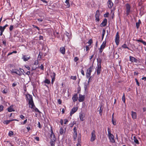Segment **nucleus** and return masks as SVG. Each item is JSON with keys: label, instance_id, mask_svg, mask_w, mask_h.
<instances>
[{"label": "nucleus", "instance_id": "1", "mask_svg": "<svg viewBox=\"0 0 146 146\" xmlns=\"http://www.w3.org/2000/svg\"><path fill=\"white\" fill-rule=\"evenodd\" d=\"M108 137L110 142L112 143H114L115 141L114 139V136L111 133L110 130L109 128H108Z\"/></svg>", "mask_w": 146, "mask_h": 146}, {"label": "nucleus", "instance_id": "2", "mask_svg": "<svg viewBox=\"0 0 146 146\" xmlns=\"http://www.w3.org/2000/svg\"><path fill=\"white\" fill-rule=\"evenodd\" d=\"M96 138V136L95 135V130H93L91 133V136L90 139V141L93 142L94 141Z\"/></svg>", "mask_w": 146, "mask_h": 146}, {"label": "nucleus", "instance_id": "3", "mask_svg": "<svg viewBox=\"0 0 146 146\" xmlns=\"http://www.w3.org/2000/svg\"><path fill=\"white\" fill-rule=\"evenodd\" d=\"M126 9V14L127 15H128L130 12L131 7L129 4H127L125 5Z\"/></svg>", "mask_w": 146, "mask_h": 146}, {"label": "nucleus", "instance_id": "4", "mask_svg": "<svg viewBox=\"0 0 146 146\" xmlns=\"http://www.w3.org/2000/svg\"><path fill=\"white\" fill-rule=\"evenodd\" d=\"M119 35L118 32H117L115 36V42L116 43L117 45H118L119 44Z\"/></svg>", "mask_w": 146, "mask_h": 146}, {"label": "nucleus", "instance_id": "5", "mask_svg": "<svg viewBox=\"0 0 146 146\" xmlns=\"http://www.w3.org/2000/svg\"><path fill=\"white\" fill-rule=\"evenodd\" d=\"M100 11L99 10H98L96 11V13L95 14L96 20L98 22L100 20L99 19Z\"/></svg>", "mask_w": 146, "mask_h": 146}, {"label": "nucleus", "instance_id": "6", "mask_svg": "<svg viewBox=\"0 0 146 146\" xmlns=\"http://www.w3.org/2000/svg\"><path fill=\"white\" fill-rule=\"evenodd\" d=\"M129 59L130 60L133 62H135L137 63V61H138V60L137 59H136L134 57H133L131 56H129Z\"/></svg>", "mask_w": 146, "mask_h": 146}, {"label": "nucleus", "instance_id": "7", "mask_svg": "<svg viewBox=\"0 0 146 146\" xmlns=\"http://www.w3.org/2000/svg\"><path fill=\"white\" fill-rule=\"evenodd\" d=\"M98 66L97 67L96 71L97 72V75H99L101 73V65H97Z\"/></svg>", "mask_w": 146, "mask_h": 146}, {"label": "nucleus", "instance_id": "8", "mask_svg": "<svg viewBox=\"0 0 146 146\" xmlns=\"http://www.w3.org/2000/svg\"><path fill=\"white\" fill-rule=\"evenodd\" d=\"M78 109L77 107H74L71 110L70 112V115L71 116Z\"/></svg>", "mask_w": 146, "mask_h": 146}, {"label": "nucleus", "instance_id": "9", "mask_svg": "<svg viewBox=\"0 0 146 146\" xmlns=\"http://www.w3.org/2000/svg\"><path fill=\"white\" fill-rule=\"evenodd\" d=\"M107 20L106 19H105L102 23L100 24L101 27H105L107 25Z\"/></svg>", "mask_w": 146, "mask_h": 146}, {"label": "nucleus", "instance_id": "10", "mask_svg": "<svg viewBox=\"0 0 146 146\" xmlns=\"http://www.w3.org/2000/svg\"><path fill=\"white\" fill-rule=\"evenodd\" d=\"M85 97L84 96H83L81 94H79L78 100L80 102H83L84 99Z\"/></svg>", "mask_w": 146, "mask_h": 146}, {"label": "nucleus", "instance_id": "11", "mask_svg": "<svg viewBox=\"0 0 146 146\" xmlns=\"http://www.w3.org/2000/svg\"><path fill=\"white\" fill-rule=\"evenodd\" d=\"M131 112L132 118L133 119H136L137 117L136 113L135 112H133V111H131Z\"/></svg>", "mask_w": 146, "mask_h": 146}, {"label": "nucleus", "instance_id": "12", "mask_svg": "<svg viewBox=\"0 0 146 146\" xmlns=\"http://www.w3.org/2000/svg\"><path fill=\"white\" fill-rule=\"evenodd\" d=\"M13 73H16L18 75H19V76H21L22 75V73L20 72L17 70H12L11 71Z\"/></svg>", "mask_w": 146, "mask_h": 146}, {"label": "nucleus", "instance_id": "13", "mask_svg": "<svg viewBox=\"0 0 146 146\" xmlns=\"http://www.w3.org/2000/svg\"><path fill=\"white\" fill-rule=\"evenodd\" d=\"M29 107L31 108H33L35 106L33 102V101H29Z\"/></svg>", "mask_w": 146, "mask_h": 146}, {"label": "nucleus", "instance_id": "14", "mask_svg": "<svg viewBox=\"0 0 146 146\" xmlns=\"http://www.w3.org/2000/svg\"><path fill=\"white\" fill-rule=\"evenodd\" d=\"M60 52L62 54H65V49L64 47H61L60 49Z\"/></svg>", "mask_w": 146, "mask_h": 146}, {"label": "nucleus", "instance_id": "15", "mask_svg": "<svg viewBox=\"0 0 146 146\" xmlns=\"http://www.w3.org/2000/svg\"><path fill=\"white\" fill-rule=\"evenodd\" d=\"M93 68V65L91 66L89 68H88L86 72L91 74V73L92 71V70Z\"/></svg>", "mask_w": 146, "mask_h": 146}, {"label": "nucleus", "instance_id": "16", "mask_svg": "<svg viewBox=\"0 0 146 146\" xmlns=\"http://www.w3.org/2000/svg\"><path fill=\"white\" fill-rule=\"evenodd\" d=\"M108 6L109 8H111L113 5V3L110 0H109L108 2Z\"/></svg>", "mask_w": 146, "mask_h": 146}, {"label": "nucleus", "instance_id": "17", "mask_svg": "<svg viewBox=\"0 0 146 146\" xmlns=\"http://www.w3.org/2000/svg\"><path fill=\"white\" fill-rule=\"evenodd\" d=\"M50 140L53 141H55L56 140V138L55 137L54 134H51L50 135Z\"/></svg>", "mask_w": 146, "mask_h": 146}, {"label": "nucleus", "instance_id": "18", "mask_svg": "<svg viewBox=\"0 0 146 146\" xmlns=\"http://www.w3.org/2000/svg\"><path fill=\"white\" fill-rule=\"evenodd\" d=\"M78 98L77 96V94H75L73 97L72 99L73 100V102H75L78 99Z\"/></svg>", "mask_w": 146, "mask_h": 146}, {"label": "nucleus", "instance_id": "19", "mask_svg": "<svg viewBox=\"0 0 146 146\" xmlns=\"http://www.w3.org/2000/svg\"><path fill=\"white\" fill-rule=\"evenodd\" d=\"M100 107V110L99 111V113L101 115H102V113L103 110L104 108V107L102 106V105H101V106L99 107Z\"/></svg>", "mask_w": 146, "mask_h": 146}, {"label": "nucleus", "instance_id": "20", "mask_svg": "<svg viewBox=\"0 0 146 146\" xmlns=\"http://www.w3.org/2000/svg\"><path fill=\"white\" fill-rule=\"evenodd\" d=\"M30 58L31 57L30 56L27 57L26 56L24 55L23 56L22 58L23 59L24 61H27L29 59H30Z\"/></svg>", "mask_w": 146, "mask_h": 146}, {"label": "nucleus", "instance_id": "21", "mask_svg": "<svg viewBox=\"0 0 146 146\" xmlns=\"http://www.w3.org/2000/svg\"><path fill=\"white\" fill-rule=\"evenodd\" d=\"M8 111L9 112L15 111L14 110L13 108V106H11L9 107L8 108Z\"/></svg>", "mask_w": 146, "mask_h": 146}, {"label": "nucleus", "instance_id": "22", "mask_svg": "<svg viewBox=\"0 0 146 146\" xmlns=\"http://www.w3.org/2000/svg\"><path fill=\"white\" fill-rule=\"evenodd\" d=\"M27 97L29 101H33L32 96L31 95L29 94L27 96Z\"/></svg>", "mask_w": 146, "mask_h": 146}, {"label": "nucleus", "instance_id": "23", "mask_svg": "<svg viewBox=\"0 0 146 146\" xmlns=\"http://www.w3.org/2000/svg\"><path fill=\"white\" fill-rule=\"evenodd\" d=\"M106 46V41L104 42H103L102 44L101 45L100 48H103V49H104L105 47Z\"/></svg>", "mask_w": 146, "mask_h": 146}, {"label": "nucleus", "instance_id": "24", "mask_svg": "<svg viewBox=\"0 0 146 146\" xmlns=\"http://www.w3.org/2000/svg\"><path fill=\"white\" fill-rule=\"evenodd\" d=\"M78 143L80 144L81 141V136L80 135H80L78 136Z\"/></svg>", "mask_w": 146, "mask_h": 146}, {"label": "nucleus", "instance_id": "25", "mask_svg": "<svg viewBox=\"0 0 146 146\" xmlns=\"http://www.w3.org/2000/svg\"><path fill=\"white\" fill-rule=\"evenodd\" d=\"M97 60L98 62V64L97 65H101V62L102 61V60L101 58H99L97 59Z\"/></svg>", "mask_w": 146, "mask_h": 146}, {"label": "nucleus", "instance_id": "26", "mask_svg": "<svg viewBox=\"0 0 146 146\" xmlns=\"http://www.w3.org/2000/svg\"><path fill=\"white\" fill-rule=\"evenodd\" d=\"M133 140L134 142L137 144H139V142L138 140L134 136L133 137Z\"/></svg>", "mask_w": 146, "mask_h": 146}, {"label": "nucleus", "instance_id": "27", "mask_svg": "<svg viewBox=\"0 0 146 146\" xmlns=\"http://www.w3.org/2000/svg\"><path fill=\"white\" fill-rule=\"evenodd\" d=\"M13 121V120H6V121H4L3 122V123H4V124H8L9 123Z\"/></svg>", "mask_w": 146, "mask_h": 146}, {"label": "nucleus", "instance_id": "28", "mask_svg": "<svg viewBox=\"0 0 146 146\" xmlns=\"http://www.w3.org/2000/svg\"><path fill=\"white\" fill-rule=\"evenodd\" d=\"M64 133V131L63 128L62 127H61L60 128V135H62Z\"/></svg>", "mask_w": 146, "mask_h": 146}, {"label": "nucleus", "instance_id": "29", "mask_svg": "<svg viewBox=\"0 0 146 146\" xmlns=\"http://www.w3.org/2000/svg\"><path fill=\"white\" fill-rule=\"evenodd\" d=\"M121 47L124 48H127L129 50H130L129 48L127 46V45L126 44H124Z\"/></svg>", "mask_w": 146, "mask_h": 146}, {"label": "nucleus", "instance_id": "30", "mask_svg": "<svg viewBox=\"0 0 146 146\" xmlns=\"http://www.w3.org/2000/svg\"><path fill=\"white\" fill-rule=\"evenodd\" d=\"M44 82L45 83L49 84L50 83V81L48 79H46L44 81Z\"/></svg>", "mask_w": 146, "mask_h": 146}, {"label": "nucleus", "instance_id": "31", "mask_svg": "<svg viewBox=\"0 0 146 146\" xmlns=\"http://www.w3.org/2000/svg\"><path fill=\"white\" fill-rule=\"evenodd\" d=\"M79 117L80 120L82 121L84 120L83 117V115L82 114H80L79 115Z\"/></svg>", "mask_w": 146, "mask_h": 146}, {"label": "nucleus", "instance_id": "32", "mask_svg": "<svg viewBox=\"0 0 146 146\" xmlns=\"http://www.w3.org/2000/svg\"><path fill=\"white\" fill-rule=\"evenodd\" d=\"M73 138L74 140L75 141L76 140L77 137V133H74Z\"/></svg>", "mask_w": 146, "mask_h": 146}, {"label": "nucleus", "instance_id": "33", "mask_svg": "<svg viewBox=\"0 0 146 146\" xmlns=\"http://www.w3.org/2000/svg\"><path fill=\"white\" fill-rule=\"evenodd\" d=\"M33 108L34 109V110L36 112H38L39 113H40V111H39L38 109L35 106H34Z\"/></svg>", "mask_w": 146, "mask_h": 146}, {"label": "nucleus", "instance_id": "34", "mask_svg": "<svg viewBox=\"0 0 146 146\" xmlns=\"http://www.w3.org/2000/svg\"><path fill=\"white\" fill-rule=\"evenodd\" d=\"M55 142V141H53L50 140V144L51 146H54Z\"/></svg>", "mask_w": 146, "mask_h": 146}, {"label": "nucleus", "instance_id": "35", "mask_svg": "<svg viewBox=\"0 0 146 146\" xmlns=\"http://www.w3.org/2000/svg\"><path fill=\"white\" fill-rule=\"evenodd\" d=\"M92 42V40L91 39H90L88 41V43L89 44V45H88V46H90Z\"/></svg>", "mask_w": 146, "mask_h": 146}, {"label": "nucleus", "instance_id": "36", "mask_svg": "<svg viewBox=\"0 0 146 146\" xmlns=\"http://www.w3.org/2000/svg\"><path fill=\"white\" fill-rule=\"evenodd\" d=\"M113 119H114L113 117V118H112V122L113 124L114 125H115L116 124V121H114V120Z\"/></svg>", "mask_w": 146, "mask_h": 146}, {"label": "nucleus", "instance_id": "37", "mask_svg": "<svg viewBox=\"0 0 146 146\" xmlns=\"http://www.w3.org/2000/svg\"><path fill=\"white\" fill-rule=\"evenodd\" d=\"M90 75H91V74H90L89 73H88L87 72L86 73V77L87 78H88L89 77H90Z\"/></svg>", "mask_w": 146, "mask_h": 146}, {"label": "nucleus", "instance_id": "38", "mask_svg": "<svg viewBox=\"0 0 146 146\" xmlns=\"http://www.w3.org/2000/svg\"><path fill=\"white\" fill-rule=\"evenodd\" d=\"M38 68L42 70H44V67L42 64H41L40 66H39Z\"/></svg>", "mask_w": 146, "mask_h": 146}, {"label": "nucleus", "instance_id": "39", "mask_svg": "<svg viewBox=\"0 0 146 146\" xmlns=\"http://www.w3.org/2000/svg\"><path fill=\"white\" fill-rule=\"evenodd\" d=\"M13 134V132L12 131H10L9 132L8 135L9 136H11Z\"/></svg>", "mask_w": 146, "mask_h": 146}, {"label": "nucleus", "instance_id": "40", "mask_svg": "<svg viewBox=\"0 0 146 146\" xmlns=\"http://www.w3.org/2000/svg\"><path fill=\"white\" fill-rule=\"evenodd\" d=\"M122 100L123 101L124 103L125 102V96L124 94H123V96L122 98Z\"/></svg>", "mask_w": 146, "mask_h": 146}, {"label": "nucleus", "instance_id": "41", "mask_svg": "<svg viewBox=\"0 0 146 146\" xmlns=\"http://www.w3.org/2000/svg\"><path fill=\"white\" fill-rule=\"evenodd\" d=\"M135 80L136 82V84H137V85L138 86H140V84H139V82H138V80H137V79L136 78H135Z\"/></svg>", "mask_w": 146, "mask_h": 146}, {"label": "nucleus", "instance_id": "42", "mask_svg": "<svg viewBox=\"0 0 146 146\" xmlns=\"http://www.w3.org/2000/svg\"><path fill=\"white\" fill-rule=\"evenodd\" d=\"M4 107L2 105L0 106V112L2 111L3 110Z\"/></svg>", "mask_w": 146, "mask_h": 146}, {"label": "nucleus", "instance_id": "43", "mask_svg": "<svg viewBox=\"0 0 146 146\" xmlns=\"http://www.w3.org/2000/svg\"><path fill=\"white\" fill-rule=\"evenodd\" d=\"M73 130L74 131V133H77V129L76 127H74V128Z\"/></svg>", "mask_w": 146, "mask_h": 146}, {"label": "nucleus", "instance_id": "44", "mask_svg": "<svg viewBox=\"0 0 146 146\" xmlns=\"http://www.w3.org/2000/svg\"><path fill=\"white\" fill-rule=\"evenodd\" d=\"M66 3V5L67 6V7L68 8L70 6V4L69 3V2H67L66 3Z\"/></svg>", "mask_w": 146, "mask_h": 146}, {"label": "nucleus", "instance_id": "45", "mask_svg": "<svg viewBox=\"0 0 146 146\" xmlns=\"http://www.w3.org/2000/svg\"><path fill=\"white\" fill-rule=\"evenodd\" d=\"M13 29V25H11L9 28V30L10 31H11Z\"/></svg>", "mask_w": 146, "mask_h": 146}, {"label": "nucleus", "instance_id": "46", "mask_svg": "<svg viewBox=\"0 0 146 146\" xmlns=\"http://www.w3.org/2000/svg\"><path fill=\"white\" fill-rule=\"evenodd\" d=\"M79 60L78 58L77 57H75L74 59V60L75 62H77Z\"/></svg>", "mask_w": 146, "mask_h": 146}, {"label": "nucleus", "instance_id": "47", "mask_svg": "<svg viewBox=\"0 0 146 146\" xmlns=\"http://www.w3.org/2000/svg\"><path fill=\"white\" fill-rule=\"evenodd\" d=\"M55 76H56L55 73L54 72H53L52 74V75L51 76V77L52 78H55Z\"/></svg>", "mask_w": 146, "mask_h": 146}, {"label": "nucleus", "instance_id": "48", "mask_svg": "<svg viewBox=\"0 0 146 146\" xmlns=\"http://www.w3.org/2000/svg\"><path fill=\"white\" fill-rule=\"evenodd\" d=\"M136 25L137 28L138 29L139 27L140 24L139 23H136Z\"/></svg>", "mask_w": 146, "mask_h": 146}, {"label": "nucleus", "instance_id": "49", "mask_svg": "<svg viewBox=\"0 0 146 146\" xmlns=\"http://www.w3.org/2000/svg\"><path fill=\"white\" fill-rule=\"evenodd\" d=\"M64 124H67V122H68V120L67 119H64Z\"/></svg>", "mask_w": 146, "mask_h": 146}, {"label": "nucleus", "instance_id": "50", "mask_svg": "<svg viewBox=\"0 0 146 146\" xmlns=\"http://www.w3.org/2000/svg\"><path fill=\"white\" fill-rule=\"evenodd\" d=\"M71 79H72L73 80H75L76 79V76H72Z\"/></svg>", "mask_w": 146, "mask_h": 146}, {"label": "nucleus", "instance_id": "51", "mask_svg": "<svg viewBox=\"0 0 146 146\" xmlns=\"http://www.w3.org/2000/svg\"><path fill=\"white\" fill-rule=\"evenodd\" d=\"M109 13L105 14L104 15V16L105 17H108V16Z\"/></svg>", "mask_w": 146, "mask_h": 146}, {"label": "nucleus", "instance_id": "52", "mask_svg": "<svg viewBox=\"0 0 146 146\" xmlns=\"http://www.w3.org/2000/svg\"><path fill=\"white\" fill-rule=\"evenodd\" d=\"M106 33V30L105 29H103L102 31V35H105Z\"/></svg>", "mask_w": 146, "mask_h": 146}, {"label": "nucleus", "instance_id": "53", "mask_svg": "<svg viewBox=\"0 0 146 146\" xmlns=\"http://www.w3.org/2000/svg\"><path fill=\"white\" fill-rule=\"evenodd\" d=\"M143 40L142 39H137L136 40V41L137 42H142L143 41Z\"/></svg>", "mask_w": 146, "mask_h": 146}, {"label": "nucleus", "instance_id": "54", "mask_svg": "<svg viewBox=\"0 0 146 146\" xmlns=\"http://www.w3.org/2000/svg\"><path fill=\"white\" fill-rule=\"evenodd\" d=\"M58 103L60 104H61V103H62V101H61V100L60 99H58Z\"/></svg>", "mask_w": 146, "mask_h": 146}, {"label": "nucleus", "instance_id": "55", "mask_svg": "<svg viewBox=\"0 0 146 146\" xmlns=\"http://www.w3.org/2000/svg\"><path fill=\"white\" fill-rule=\"evenodd\" d=\"M4 30L2 27L0 26V31H4Z\"/></svg>", "mask_w": 146, "mask_h": 146}, {"label": "nucleus", "instance_id": "56", "mask_svg": "<svg viewBox=\"0 0 146 146\" xmlns=\"http://www.w3.org/2000/svg\"><path fill=\"white\" fill-rule=\"evenodd\" d=\"M20 117L22 119H24L25 118L24 116L23 115H21L20 116Z\"/></svg>", "mask_w": 146, "mask_h": 146}, {"label": "nucleus", "instance_id": "57", "mask_svg": "<svg viewBox=\"0 0 146 146\" xmlns=\"http://www.w3.org/2000/svg\"><path fill=\"white\" fill-rule=\"evenodd\" d=\"M35 139H36L38 141L39 140V138L38 137H35Z\"/></svg>", "mask_w": 146, "mask_h": 146}, {"label": "nucleus", "instance_id": "58", "mask_svg": "<svg viewBox=\"0 0 146 146\" xmlns=\"http://www.w3.org/2000/svg\"><path fill=\"white\" fill-rule=\"evenodd\" d=\"M3 43L5 45V46H6V41L5 40L3 41Z\"/></svg>", "mask_w": 146, "mask_h": 146}, {"label": "nucleus", "instance_id": "59", "mask_svg": "<svg viewBox=\"0 0 146 146\" xmlns=\"http://www.w3.org/2000/svg\"><path fill=\"white\" fill-rule=\"evenodd\" d=\"M103 49V48H100L99 51V52L100 53H101L102 52Z\"/></svg>", "mask_w": 146, "mask_h": 146}, {"label": "nucleus", "instance_id": "60", "mask_svg": "<svg viewBox=\"0 0 146 146\" xmlns=\"http://www.w3.org/2000/svg\"><path fill=\"white\" fill-rule=\"evenodd\" d=\"M81 74L83 75V76H84L85 74H84V70H81Z\"/></svg>", "mask_w": 146, "mask_h": 146}, {"label": "nucleus", "instance_id": "61", "mask_svg": "<svg viewBox=\"0 0 146 146\" xmlns=\"http://www.w3.org/2000/svg\"><path fill=\"white\" fill-rule=\"evenodd\" d=\"M38 127L39 128H41V126L40 125V123L39 122H38Z\"/></svg>", "mask_w": 146, "mask_h": 146}, {"label": "nucleus", "instance_id": "62", "mask_svg": "<svg viewBox=\"0 0 146 146\" xmlns=\"http://www.w3.org/2000/svg\"><path fill=\"white\" fill-rule=\"evenodd\" d=\"M55 78H52V84L53 83V82L55 80Z\"/></svg>", "mask_w": 146, "mask_h": 146}, {"label": "nucleus", "instance_id": "63", "mask_svg": "<svg viewBox=\"0 0 146 146\" xmlns=\"http://www.w3.org/2000/svg\"><path fill=\"white\" fill-rule=\"evenodd\" d=\"M17 85V84L16 83H13V84H12V86L13 87H14L15 86H16Z\"/></svg>", "mask_w": 146, "mask_h": 146}, {"label": "nucleus", "instance_id": "64", "mask_svg": "<svg viewBox=\"0 0 146 146\" xmlns=\"http://www.w3.org/2000/svg\"><path fill=\"white\" fill-rule=\"evenodd\" d=\"M144 45H146V42L145 41L143 40L142 42Z\"/></svg>", "mask_w": 146, "mask_h": 146}]
</instances>
